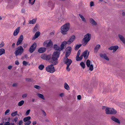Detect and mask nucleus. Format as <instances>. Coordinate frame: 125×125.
Returning a JSON list of instances; mask_svg holds the SVG:
<instances>
[{
  "label": "nucleus",
  "instance_id": "nucleus-47",
  "mask_svg": "<svg viewBox=\"0 0 125 125\" xmlns=\"http://www.w3.org/2000/svg\"><path fill=\"white\" fill-rule=\"evenodd\" d=\"M70 65H67V67L66 68V70L67 71H70V68L69 67Z\"/></svg>",
  "mask_w": 125,
  "mask_h": 125
},
{
  "label": "nucleus",
  "instance_id": "nucleus-64",
  "mask_svg": "<svg viewBox=\"0 0 125 125\" xmlns=\"http://www.w3.org/2000/svg\"><path fill=\"white\" fill-rule=\"evenodd\" d=\"M19 62L18 61H16L15 62V64L17 65H18L19 64Z\"/></svg>",
  "mask_w": 125,
  "mask_h": 125
},
{
  "label": "nucleus",
  "instance_id": "nucleus-56",
  "mask_svg": "<svg viewBox=\"0 0 125 125\" xmlns=\"http://www.w3.org/2000/svg\"><path fill=\"white\" fill-rule=\"evenodd\" d=\"M4 45V44L3 42H1L0 44V48L3 47Z\"/></svg>",
  "mask_w": 125,
  "mask_h": 125
},
{
  "label": "nucleus",
  "instance_id": "nucleus-16",
  "mask_svg": "<svg viewBox=\"0 0 125 125\" xmlns=\"http://www.w3.org/2000/svg\"><path fill=\"white\" fill-rule=\"evenodd\" d=\"M118 37L120 40L125 44V38L122 35L119 34L118 35Z\"/></svg>",
  "mask_w": 125,
  "mask_h": 125
},
{
  "label": "nucleus",
  "instance_id": "nucleus-26",
  "mask_svg": "<svg viewBox=\"0 0 125 125\" xmlns=\"http://www.w3.org/2000/svg\"><path fill=\"white\" fill-rule=\"evenodd\" d=\"M104 108H105V112L106 114H110L109 113H108L107 112H108V113L111 112V111L109 110H110V109H111V108H109L107 107H105V106H104V108H103V109Z\"/></svg>",
  "mask_w": 125,
  "mask_h": 125
},
{
  "label": "nucleus",
  "instance_id": "nucleus-11",
  "mask_svg": "<svg viewBox=\"0 0 125 125\" xmlns=\"http://www.w3.org/2000/svg\"><path fill=\"white\" fill-rule=\"evenodd\" d=\"M119 47L117 45L112 46L109 47L108 49L110 50H113V52H115L118 48Z\"/></svg>",
  "mask_w": 125,
  "mask_h": 125
},
{
  "label": "nucleus",
  "instance_id": "nucleus-21",
  "mask_svg": "<svg viewBox=\"0 0 125 125\" xmlns=\"http://www.w3.org/2000/svg\"><path fill=\"white\" fill-rule=\"evenodd\" d=\"M110 110L111 112H107V113L110 114H115L117 113L116 111L113 108H111Z\"/></svg>",
  "mask_w": 125,
  "mask_h": 125
},
{
  "label": "nucleus",
  "instance_id": "nucleus-36",
  "mask_svg": "<svg viewBox=\"0 0 125 125\" xmlns=\"http://www.w3.org/2000/svg\"><path fill=\"white\" fill-rule=\"evenodd\" d=\"M46 54H43L41 56V58L43 59L46 60Z\"/></svg>",
  "mask_w": 125,
  "mask_h": 125
},
{
  "label": "nucleus",
  "instance_id": "nucleus-12",
  "mask_svg": "<svg viewBox=\"0 0 125 125\" xmlns=\"http://www.w3.org/2000/svg\"><path fill=\"white\" fill-rule=\"evenodd\" d=\"M75 39V37L74 35H73L71 36L70 39L67 42V44H69L72 42Z\"/></svg>",
  "mask_w": 125,
  "mask_h": 125
},
{
  "label": "nucleus",
  "instance_id": "nucleus-49",
  "mask_svg": "<svg viewBox=\"0 0 125 125\" xmlns=\"http://www.w3.org/2000/svg\"><path fill=\"white\" fill-rule=\"evenodd\" d=\"M94 2L92 1H91L90 2V6L92 7V6H94Z\"/></svg>",
  "mask_w": 125,
  "mask_h": 125
},
{
  "label": "nucleus",
  "instance_id": "nucleus-60",
  "mask_svg": "<svg viewBox=\"0 0 125 125\" xmlns=\"http://www.w3.org/2000/svg\"><path fill=\"white\" fill-rule=\"evenodd\" d=\"M25 9H23L21 10V12L22 13H24L25 12Z\"/></svg>",
  "mask_w": 125,
  "mask_h": 125
},
{
  "label": "nucleus",
  "instance_id": "nucleus-24",
  "mask_svg": "<svg viewBox=\"0 0 125 125\" xmlns=\"http://www.w3.org/2000/svg\"><path fill=\"white\" fill-rule=\"evenodd\" d=\"M46 50V48L44 47H41L39 49L38 52L40 53L44 52Z\"/></svg>",
  "mask_w": 125,
  "mask_h": 125
},
{
  "label": "nucleus",
  "instance_id": "nucleus-33",
  "mask_svg": "<svg viewBox=\"0 0 125 125\" xmlns=\"http://www.w3.org/2000/svg\"><path fill=\"white\" fill-rule=\"evenodd\" d=\"M38 96L40 98L43 99H44V96L42 94H38Z\"/></svg>",
  "mask_w": 125,
  "mask_h": 125
},
{
  "label": "nucleus",
  "instance_id": "nucleus-13",
  "mask_svg": "<svg viewBox=\"0 0 125 125\" xmlns=\"http://www.w3.org/2000/svg\"><path fill=\"white\" fill-rule=\"evenodd\" d=\"M72 62L71 59H69L67 57L65 59V62L67 65H70Z\"/></svg>",
  "mask_w": 125,
  "mask_h": 125
},
{
  "label": "nucleus",
  "instance_id": "nucleus-32",
  "mask_svg": "<svg viewBox=\"0 0 125 125\" xmlns=\"http://www.w3.org/2000/svg\"><path fill=\"white\" fill-rule=\"evenodd\" d=\"M24 103V101L23 100H21L18 103V106H21Z\"/></svg>",
  "mask_w": 125,
  "mask_h": 125
},
{
  "label": "nucleus",
  "instance_id": "nucleus-20",
  "mask_svg": "<svg viewBox=\"0 0 125 125\" xmlns=\"http://www.w3.org/2000/svg\"><path fill=\"white\" fill-rule=\"evenodd\" d=\"M67 43V42L65 41L62 42L60 46V51L62 50L63 49L64 46H65Z\"/></svg>",
  "mask_w": 125,
  "mask_h": 125
},
{
  "label": "nucleus",
  "instance_id": "nucleus-7",
  "mask_svg": "<svg viewBox=\"0 0 125 125\" xmlns=\"http://www.w3.org/2000/svg\"><path fill=\"white\" fill-rule=\"evenodd\" d=\"M31 119V117L30 116H28L23 118V120L25 122V125H29L31 124V121L30 120Z\"/></svg>",
  "mask_w": 125,
  "mask_h": 125
},
{
  "label": "nucleus",
  "instance_id": "nucleus-14",
  "mask_svg": "<svg viewBox=\"0 0 125 125\" xmlns=\"http://www.w3.org/2000/svg\"><path fill=\"white\" fill-rule=\"evenodd\" d=\"M111 119L113 121L115 122L116 123L120 124V121L119 119L116 118L114 116H112L111 117Z\"/></svg>",
  "mask_w": 125,
  "mask_h": 125
},
{
  "label": "nucleus",
  "instance_id": "nucleus-59",
  "mask_svg": "<svg viewBox=\"0 0 125 125\" xmlns=\"http://www.w3.org/2000/svg\"><path fill=\"white\" fill-rule=\"evenodd\" d=\"M10 123L9 122H7L5 123L4 125H10Z\"/></svg>",
  "mask_w": 125,
  "mask_h": 125
},
{
  "label": "nucleus",
  "instance_id": "nucleus-15",
  "mask_svg": "<svg viewBox=\"0 0 125 125\" xmlns=\"http://www.w3.org/2000/svg\"><path fill=\"white\" fill-rule=\"evenodd\" d=\"M100 55L102 58L106 60L107 61L109 60V58L105 54H100Z\"/></svg>",
  "mask_w": 125,
  "mask_h": 125
},
{
  "label": "nucleus",
  "instance_id": "nucleus-37",
  "mask_svg": "<svg viewBox=\"0 0 125 125\" xmlns=\"http://www.w3.org/2000/svg\"><path fill=\"white\" fill-rule=\"evenodd\" d=\"M51 58V55H46V60H49Z\"/></svg>",
  "mask_w": 125,
  "mask_h": 125
},
{
  "label": "nucleus",
  "instance_id": "nucleus-42",
  "mask_svg": "<svg viewBox=\"0 0 125 125\" xmlns=\"http://www.w3.org/2000/svg\"><path fill=\"white\" fill-rule=\"evenodd\" d=\"M31 0H29V2L30 4H31V5H32L34 3L35 0H33L32 2H31Z\"/></svg>",
  "mask_w": 125,
  "mask_h": 125
},
{
  "label": "nucleus",
  "instance_id": "nucleus-6",
  "mask_svg": "<svg viewBox=\"0 0 125 125\" xmlns=\"http://www.w3.org/2000/svg\"><path fill=\"white\" fill-rule=\"evenodd\" d=\"M53 42L51 40L45 41L43 43V45L46 47H51L53 45Z\"/></svg>",
  "mask_w": 125,
  "mask_h": 125
},
{
  "label": "nucleus",
  "instance_id": "nucleus-43",
  "mask_svg": "<svg viewBox=\"0 0 125 125\" xmlns=\"http://www.w3.org/2000/svg\"><path fill=\"white\" fill-rule=\"evenodd\" d=\"M34 87L36 89H39L41 88V87L39 85H35L34 86Z\"/></svg>",
  "mask_w": 125,
  "mask_h": 125
},
{
  "label": "nucleus",
  "instance_id": "nucleus-45",
  "mask_svg": "<svg viewBox=\"0 0 125 125\" xmlns=\"http://www.w3.org/2000/svg\"><path fill=\"white\" fill-rule=\"evenodd\" d=\"M79 56H78V55H77L76 57V60L77 61H79L81 60V59H80V58L79 57Z\"/></svg>",
  "mask_w": 125,
  "mask_h": 125
},
{
  "label": "nucleus",
  "instance_id": "nucleus-28",
  "mask_svg": "<svg viewBox=\"0 0 125 125\" xmlns=\"http://www.w3.org/2000/svg\"><path fill=\"white\" fill-rule=\"evenodd\" d=\"M5 50L3 48L0 49V56L5 53Z\"/></svg>",
  "mask_w": 125,
  "mask_h": 125
},
{
  "label": "nucleus",
  "instance_id": "nucleus-31",
  "mask_svg": "<svg viewBox=\"0 0 125 125\" xmlns=\"http://www.w3.org/2000/svg\"><path fill=\"white\" fill-rule=\"evenodd\" d=\"M79 16L80 17V18L83 21L85 22L86 21V20L84 17L82 15L79 14Z\"/></svg>",
  "mask_w": 125,
  "mask_h": 125
},
{
  "label": "nucleus",
  "instance_id": "nucleus-8",
  "mask_svg": "<svg viewBox=\"0 0 125 125\" xmlns=\"http://www.w3.org/2000/svg\"><path fill=\"white\" fill-rule=\"evenodd\" d=\"M66 52L65 56L66 58H67L70 55L71 52L72 48L71 47L69 46L66 48Z\"/></svg>",
  "mask_w": 125,
  "mask_h": 125
},
{
  "label": "nucleus",
  "instance_id": "nucleus-55",
  "mask_svg": "<svg viewBox=\"0 0 125 125\" xmlns=\"http://www.w3.org/2000/svg\"><path fill=\"white\" fill-rule=\"evenodd\" d=\"M64 93H62L60 94L59 96L61 97H62L64 96Z\"/></svg>",
  "mask_w": 125,
  "mask_h": 125
},
{
  "label": "nucleus",
  "instance_id": "nucleus-40",
  "mask_svg": "<svg viewBox=\"0 0 125 125\" xmlns=\"http://www.w3.org/2000/svg\"><path fill=\"white\" fill-rule=\"evenodd\" d=\"M80 65L83 68H85V64L83 62H82L80 63Z\"/></svg>",
  "mask_w": 125,
  "mask_h": 125
},
{
  "label": "nucleus",
  "instance_id": "nucleus-22",
  "mask_svg": "<svg viewBox=\"0 0 125 125\" xmlns=\"http://www.w3.org/2000/svg\"><path fill=\"white\" fill-rule=\"evenodd\" d=\"M88 52V50H86L85 51H84L83 53L82 54L83 55V56L84 57V58L85 59H87L88 57V56L89 54V53H88L87 55V53ZM89 53V52H88Z\"/></svg>",
  "mask_w": 125,
  "mask_h": 125
},
{
  "label": "nucleus",
  "instance_id": "nucleus-18",
  "mask_svg": "<svg viewBox=\"0 0 125 125\" xmlns=\"http://www.w3.org/2000/svg\"><path fill=\"white\" fill-rule=\"evenodd\" d=\"M41 34L40 32L39 31H37L36 32L34 36L32 38V40H35L36 39L38 38Z\"/></svg>",
  "mask_w": 125,
  "mask_h": 125
},
{
  "label": "nucleus",
  "instance_id": "nucleus-9",
  "mask_svg": "<svg viewBox=\"0 0 125 125\" xmlns=\"http://www.w3.org/2000/svg\"><path fill=\"white\" fill-rule=\"evenodd\" d=\"M90 64V62L89 60H88L86 62V65L88 67H89V70L92 71L93 70V65Z\"/></svg>",
  "mask_w": 125,
  "mask_h": 125
},
{
  "label": "nucleus",
  "instance_id": "nucleus-27",
  "mask_svg": "<svg viewBox=\"0 0 125 125\" xmlns=\"http://www.w3.org/2000/svg\"><path fill=\"white\" fill-rule=\"evenodd\" d=\"M64 88L67 90H69L70 89V87L69 85L66 83H65L64 84Z\"/></svg>",
  "mask_w": 125,
  "mask_h": 125
},
{
  "label": "nucleus",
  "instance_id": "nucleus-52",
  "mask_svg": "<svg viewBox=\"0 0 125 125\" xmlns=\"http://www.w3.org/2000/svg\"><path fill=\"white\" fill-rule=\"evenodd\" d=\"M27 94H25L22 95V97L23 98H25L27 96Z\"/></svg>",
  "mask_w": 125,
  "mask_h": 125
},
{
  "label": "nucleus",
  "instance_id": "nucleus-46",
  "mask_svg": "<svg viewBox=\"0 0 125 125\" xmlns=\"http://www.w3.org/2000/svg\"><path fill=\"white\" fill-rule=\"evenodd\" d=\"M28 62L25 61H23V65L26 66L28 64Z\"/></svg>",
  "mask_w": 125,
  "mask_h": 125
},
{
  "label": "nucleus",
  "instance_id": "nucleus-1",
  "mask_svg": "<svg viewBox=\"0 0 125 125\" xmlns=\"http://www.w3.org/2000/svg\"><path fill=\"white\" fill-rule=\"evenodd\" d=\"M60 52L55 51L53 53L52 57V63L53 65H55L58 63L57 59L59 58Z\"/></svg>",
  "mask_w": 125,
  "mask_h": 125
},
{
  "label": "nucleus",
  "instance_id": "nucleus-57",
  "mask_svg": "<svg viewBox=\"0 0 125 125\" xmlns=\"http://www.w3.org/2000/svg\"><path fill=\"white\" fill-rule=\"evenodd\" d=\"M77 98L78 100H80L81 98V96L80 95H78L77 96Z\"/></svg>",
  "mask_w": 125,
  "mask_h": 125
},
{
  "label": "nucleus",
  "instance_id": "nucleus-2",
  "mask_svg": "<svg viewBox=\"0 0 125 125\" xmlns=\"http://www.w3.org/2000/svg\"><path fill=\"white\" fill-rule=\"evenodd\" d=\"M70 27V24L69 23H67L62 26L61 28V32L63 35L66 34L67 32L69 30Z\"/></svg>",
  "mask_w": 125,
  "mask_h": 125
},
{
  "label": "nucleus",
  "instance_id": "nucleus-19",
  "mask_svg": "<svg viewBox=\"0 0 125 125\" xmlns=\"http://www.w3.org/2000/svg\"><path fill=\"white\" fill-rule=\"evenodd\" d=\"M20 27H18L16 28L13 32V35L14 36H15L17 35L20 31Z\"/></svg>",
  "mask_w": 125,
  "mask_h": 125
},
{
  "label": "nucleus",
  "instance_id": "nucleus-5",
  "mask_svg": "<svg viewBox=\"0 0 125 125\" xmlns=\"http://www.w3.org/2000/svg\"><path fill=\"white\" fill-rule=\"evenodd\" d=\"M47 71L51 73H53L55 71V69L53 65L51 64L48 66L46 68Z\"/></svg>",
  "mask_w": 125,
  "mask_h": 125
},
{
  "label": "nucleus",
  "instance_id": "nucleus-54",
  "mask_svg": "<svg viewBox=\"0 0 125 125\" xmlns=\"http://www.w3.org/2000/svg\"><path fill=\"white\" fill-rule=\"evenodd\" d=\"M18 120V118L17 117H15L14 119V121L15 122H16Z\"/></svg>",
  "mask_w": 125,
  "mask_h": 125
},
{
  "label": "nucleus",
  "instance_id": "nucleus-62",
  "mask_svg": "<svg viewBox=\"0 0 125 125\" xmlns=\"http://www.w3.org/2000/svg\"><path fill=\"white\" fill-rule=\"evenodd\" d=\"M12 66H11V65H10L8 66V68L10 70L12 69Z\"/></svg>",
  "mask_w": 125,
  "mask_h": 125
},
{
  "label": "nucleus",
  "instance_id": "nucleus-50",
  "mask_svg": "<svg viewBox=\"0 0 125 125\" xmlns=\"http://www.w3.org/2000/svg\"><path fill=\"white\" fill-rule=\"evenodd\" d=\"M22 123H23V122H22V120H20L19 121V122L18 124V125H21L22 124Z\"/></svg>",
  "mask_w": 125,
  "mask_h": 125
},
{
  "label": "nucleus",
  "instance_id": "nucleus-44",
  "mask_svg": "<svg viewBox=\"0 0 125 125\" xmlns=\"http://www.w3.org/2000/svg\"><path fill=\"white\" fill-rule=\"evenodd\" d=\"M30 109H29V110H28L26 112V113H25V115H28L30 113Z\"/></svg>",
  "mask_w": 125,
  "mask_h": 125
},
{
  "label": "nucleus",
  "instance_id": "nucleus-63",
  "mask_svg": "<svg viewBox=\"0 0 125 125\" xmlns=\"http://www.w3.org/2000/svg\"><path fill=\"white\" fill-rule=\"evenodd\" d=\"M37 123V122L36 121H34L32 123V124L33 125H35Z\"/></svg>",
  "mask_w": 125,
  "mask_h": 125
},
{
  "label": "nucleus",
  "instance_id": "nucleus-34",
  "mask_svg": "<svg viewBox=\"0 0 125 125\" xmlns=\"http://www.w3.org/2000/svg\"><path fill=\"white\" fill-rule=\"evenodd\" d=\"M44 67V65L43 64H41L38 67V68L39 69L41 70H42Z\"/></svg>",
  "mask_w": 125,
  "mask_h": 125
},
{
  "label": "nucleus",
  "instance_id": "nucleus-29",
  "mask_svg": "<svg viewBox=\"0 0 125 125\" xmlns=\"http://www.w3.org/2000/svg\"><path fill=\"white\" fill-rule=\"evenodd\" d=\"M36 21V19H33L32 20H30L29 21V23L30 24H34L35 23Z\"/></svg>",
  "mask_w": 125,
  "mask_h": 125
},
{
  "label": "nucleus",
  "instance_id": "nucleus-25",
  "mask_svg": "<svg viewBox=\"0 0 125 125\" xmlns=\"http://www.w3.org/2000/svg\"><path fill=\"white\" fill-rule=\"evenodd\" d=\"M100 47V45H97L94 48V52L96 53Z\"/></svg>",
  "mask_w": 125,
  "mask_h": 125
},
{
  "label": "nucleus",
  "instance_id": "nucleus-51",
  "mask_svg": "<svg viewBox=\"0 0 125 125\" xmlns=\"http://www.w3.org/2000/svg\"><path fill=\"white\" fill-rule=\"evenodd\" d=\"M10 112V110L9 109L7 110L5 112V115H7L8 113H9Z\"/></svg>",
  "mask_w": 125,
  "mask_h": 125
},
{
  "label": "nucleus",
  "instance_id": "nucleus-23",
  "mask_svg": "<svg viewBox=\"0 0 125 125\" xmlns=\"http://www.w3.org/2000/svg\"><path fill=\"white\" fill-rule=\"evenodd\" d=\"M53 48L55 50V51L58 52L59 51H60V47L59 46H58L57 44H54V45Z\"/></svg>",
  "mask_w": 125,
  "mask_h": 125
},
{
  "label": "nucleus",
  "instance_id": "nucleus-17",
  "mask_svg": "<svg viewBox=\"0 0 125 125\" xmlns=\"http://www.w3.org/2000/svg\"><path fill=\"white\" fill-rule=\"evenodd\" d=\"M90 22L93 26H96L97 25V22L92 18L90 19Z\"/></svg>",
  "mask_w": 125,
  "mask_h": 125
},
{
  "label": "nucleus",
  "instance_id": "nucleus-39",
  "mask_svg": "<svg viewBox=\"0 0 125 125\" xmlns=\"http://www.w3.org/2000/svg\"><path fill=\"white\" fill-rule=\"evenodd\" d=\"M81 44L77 45L75 47V50L78 49L81 46Z\"/></svg>",
  "mask_w": 125,
  "mask_h": 125
},
{
  "label": "nucleus",
  "instance_id": "nucleus-35",
  "mask_svg": "<svg viewBox=\"0 0 125 125\" xmlns=\"http://www.w3.org/2000/svg\"><path fill=\"white\" fill-rule=\"evenodd\" d=\"M38 27L39 25H36L33 30V31H37L38 29Z\"/></svg>",
  "mask_w": 125,
  "mask_h": 125
},
{
  "label": "nucleus",
  "instance_id": "nucleus-61",
  "mask_svg": "<svg viewBox=\"0 0 125 125\" xmlns=\"http://www.w3.org/2000/svg\"><path fill=\"white\" fill-rule=\"evenodd\" d=\"M27 44L24 43L23 44V46L24 47V48H25L27 47Z\"/></svg>",
  "mask_w": 125,
  "mask_h": 125
},
{
  "label": "nucleus",
  "instance_id": "nucleus-38",
  "mask_svg": "<svg viewBox=\"0 0 125 125\" xmlns=\"http://www.w3.org/2000/svg\"><path fill=\"white\" fill-rule=\"evenodd\" d=\"M23 39V36L22 35H21L20 38H19L18 40L20 41H21L22 42Z\"/></svg>",
  "mask_w": 125,
  "mask_h": 125
},
{
  "label": "nucleus",
  "instance_id": "nucleus-3",
  "mask_svg": "<svg viewBox=\"0 0 125 125\" xmlns=\"http://www.w3.org/2000/svg\"><path fill=\"white\" fill-rule=\"evenodd\" d=\"M91 34L89 33L85 35L82 41V44L83 46H85L91 39Z\"/></svg>",
  "mask_w": 125,
  "mask_h": 125
},
{
  "label": "nucleus",
  "instance_id": "nucleus-58",
  "mask_svg": "<svg viewBox=\"0 0 125 125\" xmlns=\"http://www.w3.org/2000/svg\"><path fill=\"white\" fill-rule=\"evenodd\" d=\"M81 52V51H80V50H78L77 55H78V56H79L80 55V54Z\"/></svg>",
  "mask_w": 125,
  "mask_h": 125
},
{
  "label": "nucleus",
  "instance_id": "nucleus-53",
  "mask_svg": "<svg viewBox=\"0 0 125 125\" xmlns=\"http://www.w3.org/2000/svg\"><path fill=\"white\" fill-rule=\"evenodd\" d=\"M26 81L27 82H31V79L28 78L26 79Z\"/></svg>",
  "mask_w": 125,
  "mask_h": 125
},
{
  "label": "nucleus",
  "instance_id": "nucleus-4",
  "mask_svg": "<svg viewBox=\"0 0 125 125\" xmlns=\"http://www.w3.org/2000/svg\"><path fill=\"white\" fill-rule=\"evenodd\" d=\"M24 50L21 46L18 47L15 52V54L16 56L21 55L23 51Z\"/></svg>",
  "mask_w": 125,
  "mask_h": 125
},
{
  "label": "nucleus",
  "instance_id": "nucleus-48",
  "mask_svg": "<svg viewBox=\"0 0 125 125\" xmlns=\"http://www.w3.org/2000/svg\"><path fill=\"white\" fill-rule=\"evenodd\" d=\"M22 42V41H20L19 40H18L17 43L16 45H19L20 44H21V43Z\"/></svg>",
  "mask_w": 125,
  "mask_h": 125
},
{
  "label": "nucleus",
  "instance_id": "nucleus-10",
  "mask_svg": "<svg viewBox=\"0 0 125 125\" xmlns=\"http://www.w3.org/2000/svg\"><path fill=\"white\" fill-rule=\"evenodd\" d=\"M36 43L35 42L34 43L31 45L29 49L30 52L31 53H32L34 51L36 48Z\"/></svg>",
  "mask_w": 125,
  "mask_h": 125
},
{
  "label": "nucleus",
  "instance_id": "nucleus-30",
  "mask_svg": "<svg viewBox=\"0 0 125 125\" xmlns=\"http://www.w3.org/2000/svg\"><path fill=\"white\" fill-rule=\"evenodd\" d=\"M11 115L12 116L14 117L16 115H19L18 114L17 111H16L12 113L11 114Z\"/></svg>",
  "mask_w": 125,
  "mask_h": 125
},
{
  "label": "nucleus",
  "instance_id": "nucleus-41",
  "mask_svg": "<svg viewBox=\"0 0 125 125\" xmlns=\"http://www.w3.org/2000/svg\"><path fill=\"white\" fill-rule=\"evenodd\" d=\"M52 5V7H53V3L52 2H49L48 3V5L49 6H51V5Z\"/></svg>",
  "mask_w": 125,
  "mask_h": 125
}]
</instances>
